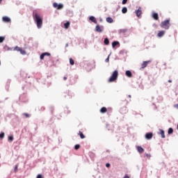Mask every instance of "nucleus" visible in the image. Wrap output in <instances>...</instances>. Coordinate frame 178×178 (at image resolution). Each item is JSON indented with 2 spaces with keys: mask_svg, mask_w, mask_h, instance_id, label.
I'll return each mask as SVG.
<instances>
[{
  "mask_svg": "<svg viewBox=\"0 0 178 178\" xmlns=\"http://www.w3.org/2000/svg\"><path fill=\"white\" fill-rule=\"evenodd\" d=\"M19 52L22 54V55H26V51H24L22 49H21V50H19Z\"/></svg>",
  "mask_w": 178,
  "mask_h": 178,
  "instance_id": "27",
  "label": "nucleus"
},
{
  "mask_svg": "<svg viewBox=\"0 0 178 178\" xmlns=\"http://www.w3.org/2000/svg\"><path fill=\"white\" fill-rule=\"evenodd\" d=\"M119 76V72L118 70H115L110 78L108 79V83H113V81H116L118 80V77Z\"/></svg>",
  "mask_w": 178,
  "mask_h": 178,
  "instance_id": "2",
  "label": "nucleus"
},
{
  "mask_svg": "<svg viewBox=\"0 0 178 178\" xmlns=\"http://www.w3.org/2000/svg\"><path fill=\"white\" fill-rule=\"evenodd\" d=\"M45 55H47V56H51V54L49 53H43L40 55V59L41 60H42V59H44V58H45Z\"/></svg>",
  "mask_w": 178,
  "mask_h": 178,
  "instance_id": "13",
  "label": "nucleus"
},
{
  "mask_svg": "<svg viewBox=\"0 0 178 178\" xmlns=\"http://www.w3.org/2000/svg\"><path fill=\"white\" fill-rule=\"evenodd\" d=\"M126 3H127V0H123L122 5H126Z\"/></svg>",
  "mask_w": 178,
  "mask_h": 178,
  "instance_id": "34",
  "label": "nucleus"
},
{
  "mask_svg": "<svg viewBox=\"0 0 178 178\" xmlns=\"http://www.w3.org/2000/svg\"><path fill=\"white\" fill-rule=\"evenodd\" d=\"M152 136H153L152 133H147L145 135V138L147 140H151V138H152Z\"/></svg>",
  "mask_w": 178,
  "mask_h": 178,
  "instance_id": "12",
  "label": "nucleus"
},
{
  "mask_svg": "<svg viewBox=\"0 0 178 178\" xmlns=\"http://www.w3.org/2000/svg\"><path fill=\"white\" fill-rule=\"evenodd\" d=\"M106 20L107 23H113V19H112L110 17H107Z\"/></svg>",
  "mask_w": 178,
  "mask_h": 178,
  "instance_id": "17",
  "label": "nucleus"
},
{
  "mask_svg": "<svg viewBox=\"0 0 178 178\" xmlns=\"http://www.w3.org/2000/svg\"><path fill=\"white\" fill-rule=\"evenodd\" d=\"M169 19L165 20L164 22H161L160 26L162 29H165V30H168L169 27H170V24H169Z\"/></svg>",
  "mask_w": 178,
  "mask_h": 178,
  "instance_id": "3",
  "label": "nucleus"
},
{
  "mask_svg": "<svg viewBox=\"0 0 178 178\" xmlns=\"http://www.w3.org/2000/svg\"><path fill=\"white\" fill-rule=\"evenodd\" d=\"M136 149L139 154H143V152H144V148H143L141 146H136Z\"/></svg>",
  "mask_w": 178,
  "mask_h": 178,
  "instance_id": "9",
  "label": "nucleus"
},
{
  "mask_svg": "<svg viewBox=\"0 0 178 178\" xmlns=\"http://www.w3.org/2000/svg\"><path fill=\"white\" fill-rule=\"evenodd\" d=\"M67 78L66 76L64 77V80H67Z\"/></svg>",
  "mask_w": 178,
  "mask_h": 178,
  "instance_id": "41",
  "label": "nucleus"
},
{
  "mask_svg": "<svg viewBox=\"0 0 178 178\" xmlns=\"http://www.w3.org/2000/svg\"><path fill=\"white\" fill-rule=\"evenodd\" d=\"M33 20L37 26L38 29H42V16L38 13H35L33 15Z\"/></svg>",
  "mask_w": 178,
  "mask_h": 178,
  "instance_id": "1",
  "label": "nucleus"
},
{
  "mask_svg": "<svg viewBox=\"0 0 178 178\" xmlns=\"http://www.w3.org/2000/svg\"><path fill=\"white\" fill-rule=\"evenodd\" d=\"M109 56H111V54L106 58L105 62H109Z\"/></svg>",
  "mask_w": 178,
  "mask_h": 178,
  "instance_id": "33",
  "label": "nucleus"
},
{
  "mask_svg": "<svg viewBox=\"0 0 178 178\" xmlns=\"http://www.w3.org/2000/svg\"><path fill=\"white\" fill-rule=\"evenodd\" d=\"M8 141L10 143H12V141H13V135L8 136Z\"/></svg>",
  "mask_w": 178,
  "mask_h": 178,
  "instance_id": "22",
  "label": "nucleus"
},
{
  "mask_svg": "<svg viewBox=\"0 0 178 178\" xmlns=\"http://www.w3.org/2000/svg\"><path fill=\"white\" fill-rule=\"evenodd\" d=\"M172 133H173V129L169 128V129H168V134H172Z\"/></svg>",
  "mask_w": 178,
  "mask_h": 178,
  "instance_id": "29",
  "label": "nucleus"
},
{
  "mask_svg": "<svg viewBox=\"0 0 178 178\" xmlns=\"http://www.w3.org/2000/svg\"><path fill=\"white\" fill-rule=\"evenodd\" d=\"M136 15L138 17H140V16H141V13H142V11H141V8L139 7V8L136 10Z\"/></svg>",
  "mask_w": 178,
  "mask_h": 178,
  "instance_id": "10",
  "label": "nucleus"
},
{
  "mask_svg": "<svg viewBox=\"0 0 178 178\" xmlns=\"http://www.w3.org/2000/svg\"><path fill=\"white\" fill-rule=\"evenodd\" d=\"M45 56H48V54H45Z\"/></svg>",
  "mask_w": 178,
  "mask_h": 178,
  "instance_id": "44",
  "label": "nucleus"
},
{
  "mask_svg": "<svg viewBox=\"0 0 178 178\" xmlns=\"http://www.w3.org/2000/svg\"><path fill=\"white\" fill-rule=\"evenodd\" d=\"M54 8H56L58 10H60V9H63V4L58 3H54L53 4Z\"/></svg>",
  "mask_w": 178,
  "mask_h": 178,
  "instance_id": "4",
  "label": "nucleus"
},
{
  "mask_svg": "<svg viewBox=\"0 0 178 178\" xmlns=\"http://www.w3.org/2000/svg\"><path fill=\"white\" fill-rule=\"evenodd\" d=\"M14 49H15V51H18V52H20L22 48H20L19 47H15Z\"/></svg>",
  "mask_w": 178,
  "mask_h": 178,
  "instance_id": "26",
  "label": "nucleus"
},
{
  "mask_svg": "<svg viewBox=\"0 0 178 178\" xmlns=\"http://www.w3.org/2000/svg\"><path fill=\"white\" fill-rule=\"evenodd\" d=\"M95 31H97V33H102V31H104V26H99V25H97L95 27Z\"/></svg>",
  "mask_w": 178,
  "mask_h": 178,
  "instance_id": "5",
  "label": "nucleus"
},
{
  "mask_svg": "<svg viewBox=\"0 0 178 178\" xmlns=\"http://www.w3.org/2000/svg\"><path fill=\"white\" fill-rule=\"evenodd\" d=\"M124 178H130L128 175H125Z\"/></svg>",
  "mask_w": 178,
  "mask_h": 178,
  "instance_id": "40",
  "label": "nucleus"
},
{
  "mask_svg": "<svg viewBox=\"0 0 178 178\" xmlns=\"http://www.w3.org/2000/svg\"><path fill=\"white\" fill-rule=\"evenodd\" d=\"M106 107H102L101 109H100V113H106Z\"/></svg>",
  "mask_w": 178,
  "mask_h": 178,
  "instance_id": "18",
  "label": "nucleus"
},
{
  "mask_svg": "<svg viewBox=\"0 0 178 178\" xmlns=\"http://www.w3.org/2000/svg\"><path fill=\"white\" fill-rule=\"evenodd\" d=\"M106 168H110L111 164H109V163H106Z\"/></svg>",
  "mask_w": 178,
  "mask_h": 178,
  "instance_id": "39",
  "label": "nucleus"
},
{
  "mask_svg": "<svg viewBox=\"0 0 178 178\" xmlns=\"http://www.w3.org/2000/svg\"><path fill=\"white\" fill-rule=\"evenodd\" d=\"M14 170L15 172H17V165L15 166Z\"/></svg>",
  "mask_w": 178,
  "mask_h": 178,
  "instance_id": "36",
  "label": "nucleus"
},
{
  "mask_svg": "<svg viewBox=\"0 0 178 178\" xmlns=\"http://www.w3.org/2000/svg\"><path fill=\"white\" fill-rule=\"evenodd\" d=\"M146 156H147V158H151V154H146Z\"/></svg>",
  "mask_w": 178,
  "mask_h": 178,
  "instance_id": "38",
  "label": "nucleus"
},
{
  "mask_svg": "<svg viewBox=\"0 0 178 178\" xmlns=\"http://www.w3.org/2000/svg\"><path fill=\"white\" fill-rule=\"evenodd\" d=\"M36 178H43L41 174L38 175Z\"/></svg>",
  "mask_w": 178,
  "mask_h": 178,
  "instance_id": "35",
  "label": "nucleus"
},
{
  "mask_svg": "<svg viewBox=\"0 0 178 178\" xmlns=\"http://www.w3.org/2000/svg\"><path fill=\"white\" fill-rule=\"evenodd\" d=\"M3 41H5V37L0 36V42H2Z\"/></svg>",
  "mask_w": 178,
  "mask_h": 178,
  "instance_id": "30",
  "label": "nucleus"
},
{
  "mask_svg": "<svg viewBox=\"0 0 178 178\" xmlns=\"http://www.w3.org/2000/svg\"><path fill=\"white\" fill-rule=\"evenodd\" d=\"M117 45H119V42H118V41L113 42V43H112L113 48H115V47H116Z\"/></svg>",
  "mask_w": 178,
  "mask_h": 178,
  "instance_id": "19",
  "label": "nucleus"
},
{
  "mask_svg": "<svg viewBox=\"0 0 178 178\" xmlns=\"http://www.w3.org/2000/svg\"><path fill=\"white\" fill-rule=\"evenodd\" d=\"M174 108H175V109H178V104H174Z\"/></svg>",
  "mask_w": 178,
  "mask_h": 178,
  "instance_id": "37",
  "label": "nucleus"
},
{
  "mask_svg": "<svg viewBox=\"0 0 178 178\" xmlns=\"http://www.w3.org/2000/svg\"><path fill=\"white\" fill-rule=\"evenodd\" d=\"M1 2H2V0H0V4L1 3Z\"/></svg>",
  "mask_w": 178,
  "mask_h": 178,
  "instance_id": "43",
  "label": "nucleus"
},
{
  "mask_svg": "<svg viewBox=\"0 0 178 178\" xmlns=\"http://www.w3.org/2000/svg\"><path fill=\"white\" fill-rule=\"evenodd\" d=\"M168 83H172V80H168Z\"/></svg>",
  "mask_w": 178,
  "mask_h": 178,
  "instance_id": "42",
  "label": "nucleus"
},
{
  "mask_svg": "<svg viewBox=\"0 0 178 178\" xmlns=\"http://www.w3.org/2000/svg\"><path fill=\"white\" fill-rule=\"evenodd\" d=\"M2 20L3 22H4V23H9L10 22V18L8 16H4L2 17Z\"/></svg>",
  "mask_w": 178,
  "mask_h": 178,
  "instance_id": "7",
  "label": "nucleus"
},
{
  "mask_svg": "<svg viewBox=\"0 0 178 178\" xmlns=\"http://www.w3.org/2000/svg\"><path fill=\"white\" fill-rule=\"evenodd\" d=\"M79 148H80V145H76L74 146V149H79Z\"/></svg>",
  "mask_w": 178,
  "mask_h": 178,
  "instance_id": "31",
  "label": "nucleus"
},
{
  "mask_svg": "<svg viewBox=\"0 0 178 178\" xmlns=\"http://www.w3.org/2000/svg\"><path fill=\"white\" fill-rule=\"evenodd\" d=\"M70 63L72 65H74V60L73 59H72V58H70Z\"/></svg>",
  "mask_w": 178,
  "mask_h": 178,
  "instance_id": "28",
  "label": "nucleus"
},
{
  "mask_svg": "<svg viewBox=\"0 0 178 178\" xmlns=\"http://www.w3.org/2000/svg\"><path fill=\"white\" fill-rule=\"evenodd\" d=\"M152 17H153V19H154L155 20H158V19H159L158 13H154L152 14Z\"/></svg>",
  "mask_w": 178,
  "mask_h": 178,
  "instance_id": "15",
  "label": "nucleus"
},
{
  "mask_svg": "<svg viewBox=\"0 0 178 178\" xmlns=\"http://www.w3.org/2000/svg\"><path fill=\"white\" fill-rule=\"evenodd\" d=\"M89 20H90V22H92V23H95V24H97V18H95V17L90 16L89 17Z\"/></svg>",
  "mask_w": 178,
  "mask_h": 178,
  "instance_id": "11",
  "label": "nucleus"
},
{
  "mask_svg": "<svg viewBox=\"0 0 178 178\" xmlns=\"http://www.w3.org/2000/svg\"><path fill=\"white\" fill-rule=\"evenodd\" d=\"M4 137H5V133L1 132L0 134V138H1V140H2Z\"/></svg>",
  "mask_w": 178,
  "mask_h": 178,
  "instance_id": "24",
  "label": "nucleus"
},
{
  "mask_svg": "<svg viewBox=\"0 0 178 178\" xmlns=\"http://www.w3.org/2000/svg\"><path fill=\"white\" fill-rule=\"evenodd\" d=\"M125 74L127 77H133V74H131L130 70L126 71Z\"/></svg>",
  "mask_w": 178,
  "mask_h": 178,
  "instance_id": "14",
  "label": "nucleus"
},
{
  "mask_svg": "<svg viewBox=\"0 0 178 178\" xmlns=\"http://www.w3.org/2000/svg\"><path fill=\"white\" fill-rule=\"evenodd\" d=\"M79 136L81 138H86V136H84V134H83V132H79Z\"/></svg>",
  "mask_w": 178,
  "mask_h": 178,
  "instance_id": "25",
  "label": "nucleus"
},
{
  "mask_svg": "<svg viewBox=\"0 0 178 178\" xmlns=\"http://www.w3.org/2000/svg\"><path fill=\"white\" fill-rule=\"evenodd\" d=\"M148 63H151V60L143 61V63H142V69H145V67H147V66H148Z\"/></svg>",
  "mask_w": 178,
  "mask_h": 178,
  "instance_id": "8",
  "label": "nucleus"
},
{
  "mask_svg": "<svg viewBox=\"0 0 178 178\" xmlns=\"http://www.w3.org/2000/svg\"><path fill=\"white\" fill-rule=\"evenodd\" d=\"M122 13H127V8L124 7V8L122 9Z\"/></svg>",
  "mask_w": 178,
  "mask_h": 178,
  "instance_id": "23",
  "label": "nucleus"
},
{
  "mask_svg": "<svg viewBox=\"0 0 178 178\" xmlns=\"http://www.w3.org/2000/svg\"><path fill=\"white\" fill-rule=\"evenodd\" d=\"M165 34H166V32L165 31H159L157 34V37L159 38H162V37H163V35H165Z\"/></svg>",
  "mask_w": 178,
  "mask_h": 178,
  "instance_id": "6",
  "label": "nucleus"
},
{
  "mask_svg": "<svg viewBox=\"0 0 178 178\" xmlns=\"http://www.w3.org/2000/svg\"><path fill=\"white\" fill-rule=\"evenodd\" d=\"M23 116H25L26 118H29L30 115H29L28 113H24Z\"/></svg>",
  "mask_w": 178,
  "mask_h": 178,
  "instance_id": "32",
  "label": "nucleus"
},
{
  "mask_svg": "<svg viewBox=\"0 0 178 178\" xmlns=\"http://www.w3.org/2000/svg\"><path fill=\"white\" fill-rule=\"evenodd\" d=\"M160 134L162 137V138H165V131L162 129H160Z\"/></svg>",
  "mask_w": 178,
  "mask_h": 178,
  "instance_id": "20",
  "label": "nucleus"
},
{
  "mask_svg": "<svg viewBox=\"0 0 178 178\" xmlns=\"http://www.w3.org/2000/svg\"><path fill=\"white\" fill-rule=\"evenodd\" d=\"M70 26V22H67L64 24V27L66 30H67V29H69Z\"/></svg>",
  "mask_w": 178,
  "mask_h": 178,
  "instance_id": "16",
  "label": "nucleus"
},
{
  "mask_svg": "<svg viewBox=\"0 0 178 178\" xmlns=\"http://www.w3.org/2000/svg\"><path fill=\"white\" fill-rule=\"evenodd\" d=\"M104 43L105 44V45H109V39H108V38H106L104 39Z\"/></svg>",
  "mask_w": 178,
  "mask_h": 178,
  "instance_id": "21",
  "label": "nucleus"
}]
</instances>
